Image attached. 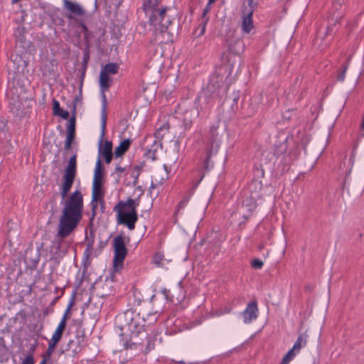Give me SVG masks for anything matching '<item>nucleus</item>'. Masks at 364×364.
I'll use <instances>...</instances> for the list:
<instances>
[{
	"label": "nucleus",
	"mask_w": 364,
	"mask_h": 364,
	"mask_svg": "<svg viewBox=\"0 0 364 364\" xmlns=\"http://www.w3.org/2000/svg\"><path fill=\"white\" fill-rule=\"evenodd\" d=\"M83 197L77 190L64 202L62 215L59 219L57 235L53 241L52 247L58 257H63L68 252L71 241L66 240L77 227L82 218Z\"/></svg>",
	"instance_id": "obj_1"
},
{
	"label": "nucleus",
	"mask_w": 364,
	"mask_h": 364,
	"mask_svg": "<svg viewBox=\"0 0 364 364\" xmlns=\"http://www.w3.org/2000/svg\"><path fill=\"white\" fill-rule=\"evenodd\" d=\"M127 323L122 330L127 328L130 332V338L124 344L126 349L133 348L138 346H141L144 340H146L145 353H148L155 348L156 336H148L144 328L145 320L143 319V323H141V318L139 314L133 311H127L124 315Z\"/></svg>",
	"instance_id": "obj_2"
},
{
	"label": "nucleus",
	"mask_w": 364,
	"mask_h": 364,
	"mask_svg": "<svg viewBox=\"0 0 364 364\" xmlns=\"http://www.w3.org/2000/svg\"><path fill=\"white\" fill-rule=\"evenodd\" d=\"M161 0H144L143 10L149 16V23L154 26L155 31L164 33L171 24L170 16L167 14L170 8L160 5Z\"/></svg>",
	"instance_id": "obj_3"
},
{
	"label": "nucleus",
	"mask_w": 364,
	"mask_h": 364,
	"mask_svg": "<svg viewBox=\"0 0 364 364\" xmlns=\"http://www.w3.org/2000/svg\"><path fill=\"white\" fill-rule=\"evenodd\" d=\"M138 205L139 199L134 200L129 198L126 201H119L114 208V211L117 213V223L126 225L130 230H134L138 220Z\"/></svg>",
	"instance_id": "obj_4"
},
{
	"label": "nucleus",
	"mask_w": 364,
	"mask_h": 364,
	"mask_svg": "<svg viewBox=\"0 0 364 364\" xmlns=\"http://www.w3.org/2000/svg\"><path fill=\"white\" fill-rule=\"evenodd\" d=\"M9 109L12 114L18 119L28 117L32 109V102L26 97L15 95L12 90L8 92Z\"/></svg>",
	"instance_id": "obj_5"
},
{
	"label": "nucleus",
	"mask_w": 364,
	"mask_h": 364,
	"mask_svg": "<svg viewBox=\"0 0 364 364\" xmlns=\"http://www.w3.org/2000/svg\"><path fill=\"white\" fill-rule=\"evenodd\" d=\"M102 178H103V168L100 159H98L96 162L95 174L92 183V218L90 223H92L96 215V208L97 207V199L102 198L104 192L102 190Z\"/></svg>",
	"instance_id": "obj_6"
},
{
	"label": "nucleus",
	"mask_w": 364,
	"mask_h": 364,
	"mask_svg": "<svg viewBox=\"0 0 364 364\" xmlns=\"http://www.w3.org/2000/svg\"><path fill=\"white\" fill-rule=\"evenodd\" d=\"M226 91L227 88L223 84V76L215 73L210 77L209 83L203 90V94L208 102L211 99H221L226 94Z\"/></svg>",
	"instance_id": "obj_7"
},
{
	"label": "nucleus",
	"mask_w": 364,
	"mask_h": 364,
	"mask_svg": "<svg viewBox=\"0 0 364 364\" xmlns=\"http://www.w3.org/2000/svg\"><path fill=\"white\" fill-rule=\"evenodd\" d=\"M77 173V156L73 155L65 168V173L63 176V183L60 188V196L63 199L67 197L74 183Z\"/></svg>",
	"instance_id": "obj_8"
},
{
	"label": "nucleus",
	"mask_w": 364,
	"mask_h": 364,
	"mask_svg": "<svg viewBox=\"0 0 364 364\" xmlns=\"http://www.w3.org/2000/svg\"><path fill=\"white\" fill-rule=\"evenodd\" d=\"M106 124H107L106 97L104 95V103H103V106H102V110H101V133H100V140H99V150H98L100 156L113 154H112V141L105 140V144H103V139L105 135Z\"/></svg>",
	"instance_id": "obj_9"
},
{
	"label": "nucleus",
	"mask_w": 364,
	"mask_h": 364,
	"mask_svg": "<svg viewBox=\"0 0 364 364\" xmlns=\"http://www.w3.org/2000/svg\"><path fill=\"white\" fill-rule=\"evenodd\" d=\"M114 248V268L119 270L122 268L124 260L127 255V248L125 245L124 237L122 235H119L114 237L113 240Z\"/></svg>",
	"instance_id": "obj_10"
},
{
	"label": "nucleus",
	"mask_w": 364,
	"mask_h": 364,
	"mask_svg": "<svg viewBox=\"0 0 364 364\" xmlns=\"http://www.w3.org/2000/svg\"><path fill=\"white\" fill-rule=\"evenodd\" d=\"M277 149L278 151L275 150L274 154L276 157L274 164L281 173H283L289 169L291 157L289 154L284 153L287 150V144L284 142L282 143Z\"/></svg>",
	"instance_id": "obj_11"
},
{
	"label": "nucleus",
	"mask_w": 364,
	"mask_h": 364,
	"mask_svg": "<svg viewBox=\"0 0 364 364\" xmlns=\"http://www.w3.org/2000/svg\"><path fill=\"white\" fill-rule=\"evenodd\" d=\"M217 127L215 126H212L210 127V134L212 138V142L210 145V148L208 151L207 156L203 161V168L205 171H208L211 167H213V164L210 162V156L217 153L220 144L218 140V133L216 132Z\"/></svg>",
	"instance_id": "obj_12"
},
{
	"label": "nucleus",
	"mask_w": 364,
	"mask_h": 364,
	"mask_svg": "<svg viewBox=\"0 0 364 364\" xmlns=\"http://www.w3.org/2000/svg\"><path fill=\"white\" fill-rule=\"evenodd\" d=\"M63 8L70 13V14L68 15L67 16L68 18H74L73 15L82 16L85 14V11L79 4L70 1L69 0H63Z\"/></svg>",
	"instance_id": "obj_13"
},
{
	"label": "nucleus",
	"mask_w": 364,
	"mask_h": 364,
	"mask_svg": "<svg viewBox=\"0 0 364 364\" xmlns=\"http://www.w3.org/2000/svg\"><path fill=\"white\" fill-rule=\"evenodd\" d=\"M95 290L97 296L101 298L110 295L113 291L112 281L107 279L103 282L97 283Z\"/></svg>",
	"instance_id": "obj_14"
},
{
	"label": "nucleus",
	"mask_w": 364,
	"mask_h": 364,
	"mask_svg": "<svg viewBox=\"0 0 364 364\" xmlns=\"http://www.w3.org/2000/svg\"><path fill=\"white\" fill-rule=\"evenodd\" d=\"M257 302L255 301L250 302L242 312L244 323H250L256 319L257 317Z\"/></svg>",
	"instance_id": "obj_15"
},
{
	"label": "nucleus",
	"mask_w": 364,
	"mask_h": 364,
	"mask_svg": "<svg viewBox=\"0 0 364 364\" xmlns=\"http://www.w3.org/2000/svg\"><path fill=\"white\" fill-rule=\"evenodd\" d=\"M228 43L230 52L233 54L240 55L244 50L245 46L243 41L240 38H237L234 42H229L228 41Z\"/></svg>",
	"instance_id": "obj_16"
},
{
	"label": "nucleus",
	"mask_w": 364,
	"mask_h": 364,
	"mask_svg": "<svg viewBox=\"0 0 364 364\" xmlns=\"http://www.w3.org/2000/svg\"><path fill=\"white\" fill-rule=\"evenodd\" d=\"M252 11H250L242 18V29L245 33H249L253 27V22H252Z\"/></svg>",
	"instance_id": "obj_17"
},
{
	"label": "nucleus",
	"mask_w": 364,
	"mask_h": 364,
	"mask_svg": "<svg viewBox=\"0 0 364 364\" xmlns=\"http://www.w3.org/2000/svg\"><path fill=\"white\" fill-rule=\"evenodd\" d=\"M132 140L127 139L122 141L119 145L116 147L114 155L116 157L122 156L129 148Z\"/></svg>",
	"instance_id": "obj_18"
},
{
	"label": "nucleus",
	"mask_w": 364,
	"mask_h": 364,
	"mask_svg": "<svg viewBox=\"0 0 364 364\" xmlns=\"http://www.w3.org/2000/svg\"><path fill=\"white\" fill-rule=\"evenodd\" d=\"M109 76L102 72H100V85L102 90V104L104 103V95L105 96L104 91L107 90L110 87Z\"/></svg>",
	"instance_id": "obj_19"
},
{
	"label": "nucleus",
	"mask_w": 364,
	"mask_h": 364,
	"mask_svg": "<svg viewBox=\"0 0 364 364\" xmlns=\"http://www.w3.org/2000/svg\"><path fill=\"white\" fill-rule=\"evenodd\" d=\"M53 110L54 115L60 116L64 119H68L69 112L61 109L60 103L56 100H53Z\"/></svg>",
	"instance_id": "obj_20"
},
{
	"label": "nucleus",
	"mask_w": 364,
	"mask_h": 364,
	"mask_svg": "<svg viewBox=\"0 0 364 364\" xmlns=\"http://www.w3.org/2000/svg\"><path fill=\"white\" fill-rule=\"evenodd\" d=\"M256 206V202L253 198L245 199L242 202V208H247L249 213L247 215H243V218L247 219L251 213L255 209Z\"/></svg>",
	"instance_id": "obj_21"
},
{
	"label": "nucleus",
	"mask_w": 364,
	"mask_h": 364,
	"mask_svg": "<svg viewBox=\"0 0 364 364\" xmlns=\"http://www.w3.org/2000/svg\"><path fill=\"white\" fill-rule=\"evenodd\" d=\"M348 163L350 165V168L346 171V176L343 182V190H346L348 192L350 191V183H348L349 176L351 172L352 166L354 163V155H351L348 159Z\"/></svg>",
	"instance_id": "obj_22"
},
{
	"label": "nucleus",
	"mask_w": 364,
	"mask_h": 364,
	"mask_svg": "<svg viewBox=\"0 0 364 364\" xmlns=\"http://www.w3.org/2000/svg\"><path fill=\"white\" fill-rule=\"evenodd\" d=\"M90 236H88L87 235H86V249L85 250V255L87 257H89L92 253L95 241V237L92 230H90Z\"/></svg>",
	"instance_id": "obj_23"
},
{
	"label": "nucleus",
	"mask_w": 364,
	"mask_h": 364,
	"mask_svg": "<svg viewBox=\"0 0 364 364\" xmlns=\"http://www.w3.org/2000/svg\"><path fill=\"white\" fill-rule=\"evenodd\" d=\"M73 116L70 118L67 125V134L75 135V106L73 107Z\"/></svg>",
	"instance_id": "obj_24"
},
{
	"label": "nucleus",
	"mask_w": 364,
	"mask_h": 364,
	"mask_svg": "<svg viewBox=\"0 0 364 364\" xmlns=\"http://www.w3.org/2000/svg\"><path fill=\"white\" fill-rule=\"evenodd\" d=\"M118 70L119 66L117 63H109L102 68L101 72L109 75L117 73Z\"/></svg>",
	"instance_id": "obj_25"
},
{
	"label": "nucleus",
	"mask_w": 364,
	"mask_h": 364,
	"mask_svg": "<svg viewBox=\"0 0 364 364\" xmlns=\"http://www.w3.org/2000/svg\"><path fill=\"white\" fill-rule=\"evenodd\" d=\"M306 344V336L301 334L299 335L297 338L296 342L294 343L292 349L294 350L296 352H299L300 349L305 346Z\"/></svg>",
	"instance_id": "obj_26"
},
{
	"label": "nucleus",
	"mask_w": 364,
	"mask_h": 364,
	"mask_svg": "<svg viewBox=\"0 0 364 364\" xmlns=\"http://www.w3.org/2000/svg\"><path fill=\"white\" fill-rule=\"evenodd\" d=\"M240 99L239 92H233L231 97H229L228 100L232 101L231 107L233 110L237 109V102Z\"/></svg>",
	"instance_id": "obj_27"
},
{
	"label": "nucleus",
	"mask_w": 364,
	"mask_h": 364,
	"mask_svg": "<svg viewBox=\"0 0 364 364\" xmlns=\"http://www.w3.org/2000/svg\"><path fill=\"white\" fill-rule=\"evenodd\" d=\"M58 341H55V340H53V339H50V341H49V343H48V347L47 348V350H46V357L47 358H49L52 353H53V350L55 349V348L56 347V345L58 344Z\"/></svg>",
	"instance_id": "obj_28"
},
{
	"label": "nucleus",
	"mask_w": 364,
	"mask_h": 364,
	"mask_svg": "<svg viewBox=\"0 0 364 364\" xmlns=\"http://www.w3.org/2000/svg\"><path fill=\"white\" fill-rule=\"evenodd\" d=\"M296 353L297 352H296L292 348L291 350H289L287 352V353L285 355V356L283 358L281 364H288L290 362V360H291L293 359V358L295 356Z\"/></svg>",
	"instance_id": "obj_29"
},
{
	"label": "nucleus",
	"mask_w": 364,
	"mask_h": 364,
	"mask_svg": "<svg viewBox=\"0 0 364 364\" xmlns=\"http://www.w3.org/2000/svg\"><path fill=\"white\" fill-rule=\"evenodd\" d=\"M74 301H75V296L73 295L72 298L70 299V300L69 301L68 306L62 317L63 319L68 320L69 318V317H70L69 313H70V309L72 308L73 305L74 304Z\"/></svg>",
	"instance_id": "obj_30"
},
{
	"label": "nucleus",
	"mask_w": 364,
	"mask_h": 364,
	"mask_svg": "<svg viewBox=\"0 0 364 364\" xmlns=\"http://www.w3.org/2000/svg\"><path fill=\"white\" fill-rule=\"evenodd\" d=\"M333 32L332 28L327 27L326 30L323 32H321V31H319L318 33V37L317 41L319 38H323V37L327 38V36L329 35H331V33Z\"/></svg>",
	"instance_id": "obj_31"
},
{
	"label": "nucleus",
	"mask_w": 364,
	"mask_h": 364,
	"mask_svg": "<svg viewBox=\"0 0 364 364\" xmlns=\"http://www.w3.org/2000/svg\"><path fill=\"white\" fill-rule=\"evenodd\" d=\"M188 200H189V196H186L182 200H181L177 205V208L176 210L175 214H177L178 213V211L180 210V209L183 208L188 203Z\"/></svg>",
	"instance_id": "obj_32"
},
{
	"label": "nucleus",
	"mask_w": 364,
	"mask_h": 364,
	"mask_svg": "<svg viewBox=\"0 0 364 364\" xmlns=\"http://www.w3.org/2000/svg\"><path fill=\"white\" fill-rule=\"evenodd\" d=\"M63 332H64L63 331L60 330V328H56L54 333L53 334L51 339L59 342L62 338Z\"/></svg>",
	"instance_id": "obj_33"
},
{
	"label": "nucleus",
	"mask_w": 364,
	"mask_h": 364,
	"mask_svg": "<svg viewBox=\"0 0 364 364\" xmlns=\"http://www.w3.org/2000/svg\"><path fill=\"white\" fill-rule=\"evenodd\" d=\"M252 267L254 269H259L263 267V262L259 259H254L251 262Z\"/></svg>",
	"instance_id": "obj_34"
},
{
	"label": "nucleus",
	"mask_w": 364,
	"mask_h": 364,
	"mask_svg": "<svg viewBox=\"0 0 364 364\" xmlns=\"http://www.w3.org/2000/svg\"><path fill=\"white\" fill-rule=\"evenodd\" d=\"M209 5L210 4H208V5L206 6V7L203 11L201 21H203L204 23H208V18L207 17V14L210 11Z\"/></svg>",
	"instance_id": "obj_35"
},
{
	"label": "nucleus",
	"mask_w": 364,
	"mask_h": 364,
	"mask_svg": "<svg viewBox=\"0 0 364 364\" xmlns=\"http://www.w3.org/2000/svg\"><path fill=\"white\" fill-rule=\"evenodd\" d=\"M78 26L82 28V31L85 33V38H88V29L85 23L82 21L78 22Z\"/></svg>",
	"instance_id": "obj_36"
},
{
	"label": "nucleus",
	"mask_w": 364,
	"mask_h": 364,
	"mask_svg": "<svg viewBox=\"0 0 364 364\" xmlns=\"http://www.w3.org/2000/svg\"><path fill=\"white\" fill-rule=\"evenodd\" d=\"M21 364H34L33 357L31 355H28Z\"/></svg>",
	"instance_id": "obj_37"
},
{
	"label": "nucleus",
	"mask_w": 364,
	"mask_h": 364,
	"mask_svg": "<svg viewBox=\"0 0 364 364\" xmlns=\"http://www.w3.org/2000/svg\"><path fill=\"white\" fill-rule=\"evenodd\" d=\"M161 260H162L161 255L159 253L155 254V255L154 256V258H153L154 262L156 264L159 265L161 264Z\"/></svg>",
	"instance_id": "obj_38"
},
{
	"label": "nucleus",
	"mask_w": 364,
	"mask_h": 364,
	"mask_svg": "<svg viewBox=\"0 0 364 364\" xmlns=\"http://www.w3.org/2000/svg\"><path fill=\"white\" fill-rule=\"evenodd\" d=\"M66 323H67V320L61 318L57 328H60V330L64 331L65 329V327H66Z\"/></svg>",
	"instance_id": "obj_39"
},
{
	"label": "nucleus",
	"mask_w": 364,
	"mask_h": 364,
	"mask_svg": "<svg viewBox=\"0 0 364 364\" xmlns=\"http://www.w3.org/2000/svg\"><path fill=\"white\" fill-rule=\"evenodd\" d=\"M66 323H67V320L61 318L57 328H60V330L64 331L65 329V327H66Z\"/></svg>",
	"instance_id": "obj_40"
},
{
	"label": "nucleus",
	"mask_w": 364,
	"mask_h": 364,
	"mask_svg": "<svg viewBox=\"0 0 364 364\" xmlns=\"http://www.w3.org/2000/svg\"><path fill=\"white\" fill-rule=\"evenodd\" d=\"M247 1H248V5H249L250 8L251 9L250 11H253L254 9L256 8L257 6V2L255 0H247Z\"/></svg>",
	"instance_id": "obj_41"
},
{
	"label": "nucleus",
	"mask_w": 364,
	"mask_h": 364,
	"mask_svg": "<svg viewBox=\"0 0 364 364\" xmlns=\"http://www.w3.org/2000/svg\"><path fill=\"white\" fill-rule=\"evenodd\" d=\"M206 24L207 23H204L201 21V23L200 24V31L199 33V36H202L205 33Z\"/></svg>",
	"instance_id": "obj_42"
},
{
	"label": "nucleus",
	"mask_w": 364,
	"mask_h": 364,
	"mask_svg": "<svg viewBox=\"0 0 364 364\" xmlns=\"http://www.w3.org/2000/svg\"><path fill=\"white\" fill-rule=\"evenodd\" d=\"M347 67H345L343 72L338 75V80L340 81H343L346 76V71Z\"/></svg>",
	"instance_id": "obj_43"
},
{
	"label": "nucleus",
	"mask_w": 364,
	"mask_h": 364,
	"mask_svg": "<svg viewBox=\"0 0 364 364\" xmlns=\"http://www.w3.org/2000/svg\"><path fill=\"white\" fill-rule=\"evenodd\" d=\"M357 183L360 184V190L363 191L364 190V178L360 176L358 178Z\"/></svg>",
	"instance_id": "obj_44"
},
{
	"label": "nucleus",
	"mask_w": 364,
	"mask_h": 364,
	"mask_svg": "<svg viewBox=\"0 0 364 364\" xmlns=\"http://www.w3.org/2000/svg\"><path fill=\"white\" fill-rule=\"evenodd\" d=\"M97 200L100 202V207H101V210L102 212L105 211V200L102 199V198H100V199H97Z\"/></svg>",
	"instance_id": "obj_45"
},
{
	"label": "nucleus",
	"mask_w": 364,
	"mask_h": 364,
	"mask_svg": "<svg viewBox=\"0 0 364 364\" xmlns=\"http://www.w3.org/2000/svg\"><path fill=\"white\" fill-rule=\"evenodd\" d=\"M105 159V162L107 164H109L112 159V157H113V154H109V155H105V156H102Z\"/></svg>",
	"instance_id": "obj_46"
},
{
	"label": "nucleus",
	"mask_w": 364,
	"mask_h": 364,
	"mask_svg": "<svg viewBox=\"0 0 364 364\" xmlns=\"http://www.w3.org/2000/svg\"><path fill=\"white\" fill-rule=\"evenodd\" d=\"M75 134H67L65 141L73 142L75 140Z\"/></svg>",
	"instance_id": "obj_47"
},
{
	"label": "nucleus",
	"mask_w": 364,
	"mask_h": 364,
	"mask_svg": "<svg viewBox=\"0 0 364 364\" xmlns=\"http://www.w3.org/2000/svg\"><path fill=\"white\" fill-rule=\"evenodd\" d=\"M72 143L73 142L65 141V146H64L65 149H66V150L70 149L71 148Z\"/></svg>",
	"instance_id": "obj_48"
},
{
	"label": "nucleus",
	"mask_w": 364,
	"mask_h": 364,
	"mask_svg": "<svg viewBox=\"0 0 364 364\" xmlns=\"http://www.w3.org/2000/svg\"><path fill=\"white\" fill-rule=\"evenodd\" d=\"M115 171L119 173H122L124 171V168L120 166L119 165H117L115 167Z\"/></svg>",
	"instance_id": "obj_49"
},
{
	"label": "nucleus",
	"mask_w": 364,
	"mask_h": 364,
	"mask_svg": "<svg viewBox=\"0 0 364 364\" xmlns=\"http://www.w3.org/2000/svg\"><path fill=\"white\" fill-rule=\"evenodd\" d=\"M81 98H82V94H81V92H80V93L79 94V95H78V96H76V97H75V104H74L73 107H74V106H75V107H76V102H78V101H80V100H81Z\"/></svg>",
	"instance_id": "obj_50"
},
{
	"label": "nucleus",
	"mask_w": 364,
	"mask_h": 364,
	"mask_svg": "<svg viewBox=\"0 0 364 364\" xmlns=\"http://www.w3.org/2000/svg\"><path fill=\"white\" fill-rule=\"evenodd\" d=\"M73 343V341L70 340L69 341V342L67 343V346L65 348V350H68L70 348V346L71 344Z\"/></svg>",
	"instance_id": "obj_51"
},
{
	"label": "nucleus",
	"mask_w": 364,
	"mask_h": 364,
	"mask_svg": "<svg viewBox=\"0 0 364 364\" xmlns=\"http://www.w3.org/2000/svg\"><path fill=\"white\" fill-rule=\"evenodd\" d=\"M46 362H47V358L46 357V355H44L43 358L41 361L40 364H46Z\"/></svg>",
	"instance_id": "obj_52"
},
{
	"label": "nucleus",
	"mask_w": 364,
	"mask_h": 364,
	"mask_svg": "<svg viewBox=\"0 0 364 364\" xmlns=\"http://www.w3.org/2000/svg\"><path fill=\"white\" fill-rule=\"evenodd\" d=\"M16 38L18 41H19L20 42H23V38L24 37L23 36H16Z\"/></svg>",
	"instance_id": "obj_53"
},
{
	"label": "nucleus",
	"mask_w": 364,
	"mask_h": 364,
	"mask_svg": "<svg viewBox=\"0 0 364 364\" xmlns=\"http://www.w3.org/2000/svg\"><path fill=\"white\" fill-rule=\"evenodd\" d=\"M8 237L11 238L12 237V230L11 228L8 231Z\"/></svg>",
	"instance_id": "obj_54"
},
{
	"label": "nucleus",
	"mask_w": 364,
	"mask_h": 364,
	"mask_svg": "<svg viewBox=\"0 0 364 364\" xmlns=\"http://www.w3.org/2000/svg\"><path fill=\"white\" fill-rule=\"evenodd\" d=\"M163 294H164L166 299H167V293H168V291L166 289H164L162 291Z\"/></svg>",
	"instance_id": "obj_55"
},
{
	"label": "nucleus",
	"mask_w": 364,
	"mask_h": 364,
	"mask_svg": "<svg viewBox=\"0 0 364 364\" xmlns=\"http://www.w3.org/2000/svg\"><path fill=\"white\" fill-rule=\"evenodd\" d=\"M88 58H89V55L87 53H85L84 61L87 60Z\"/></svg>",
	"instance_id": "obj_56"
},
{
	"label": "nucleus",
	"mask_w": 364,
	"mask_h": 364,
	"mask_svg": "<svg viewBox=\"0 0 364 364\" xmlns=\"http://www.w3.org/2000/svg\"><path fill=\"white\" fill-rule=\"evenodd\" d=\"M155 187H156L155 184L154 183H151L150 188L153 189V188H155Z\"/></svg>",
	"instance_id": "obj_57"
},
{
	"label": "nucleus",
	"mask_w": 364,
	"mask_h": 364,
	"mask_svg": "<svg viewBox=\"0 0 364 364\" xmlns=\"http://www.w3.org/2000/svg\"><path fill=\"white\" fill-rule=\"evenodd\" d=\"M215 0H208V4H211L215 2Z\"/></svg>",
	"instance_id": "obj_58"
},
{
	"label": "nucleus",
	"mask_w": 364,
	"mask_h": 364,
	"mask_svg": "<svg viewBox=\"0 0 364 364\" xmlns=\"http://www.w3.org/2000/svg\"><path fill=\"white\" fill-rule=\"evenodd\" d=\"M151 158H152V159H154V160L156 159V157H155V156H154V153H153V156H151Z\"/></svg>",
	"instance_id": "obj_59"
},
{
	"label": "nucleus",
	"mask_w": 364,
	"mask_h": 364,
	"mask_svg": "<svg viewBox=\"0 0 364 364\" xmlns=\"http://www.w3.org/2000/svg\"><path fill=\"white\" fill-rule=\"evenodd\" d=\"M138 176H139V173L137 174V176H136V179H135L134 183H136V179H137V178H138Z\"/></svg>",
	"instance_id": "obj_60"
},
{
	"label": "nucleus",
	"mask_w": 364,
	"mask_h": 364,
	"mask_svg": "<svg viewBox=\"0 0 364 364\" xmlns=\"http://www.w3.org/2000/svg\"><path fill=\"white\" fill-rule=\"evenodd\" d=\"M329 43V41L325 42V46H327V44Z\"/></svg>",
	"instance_id": "obj_61"
},
{
	"label": "nucleus",
	"mask_w": 364,
	"mask_h": 364,
	"mask_svg": "<svg viewBox=\"0 0 364 364\" xmlns=\"http://www.w3.org/2000/svg\"><path fill=\"white\" fill-rule=\"evenodd\" d=\"M10 225H13V223H10V222H9V223H8V226H9Z\"/></svg>",
	"instance_id": "obj_62"
},
{
	"label": "nucleus",
	"mask_w": 364,
	"mask_h": 364,
	"mask_svg": "<svg viewBox=\"0 0 364 364\" xmlns=\"http://www.w3.org/2000/svg\"><path fill=\"white\" fill-rule=\"evenodd\" d=\"M17 58H19V57L16 55V59H15V60H17Z\"/></svg>",
	"instance_id": "obj_63"
}]
</instances>
